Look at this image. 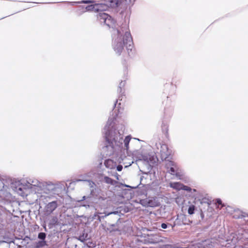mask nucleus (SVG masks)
<instances>
[{
	"instance_id": "f257e3e1",
	"label": "nucleus",
	"mask_w": 248,
	"mask_h": 248,
	"mask_svg": "<svg viewBox=\"0 0 248 248\" xmlns=\"http://www.w3.org/2000/svg\"><path fill=\"white\" fill-rule=\"evenodd\" d=\"M12 189L20 196L27 195L26 188L20 181H14L11 178L0 177V227L16 217L19 203L15 196L10 192Z\"/></svg>"
},
{
	"instance_id": "f03ea898",
	"label": "nucleus",
	"mask_w": 248,
	"mask_h": 248,
	"mask_svg": "<svg viewBox=\"0 0 248 248\" xmlns=\"http://www.w3.org/2000/svg\"><path fill=\"white\" fill-rule=\"evenodd\" d=\"M97 20L103 25L108 28H112L113 32L112 34L113 39L112 47L116 54L120 55L126 46L128 54L131 57L133 55L132 49L133 42L129 31L127 30V26L124 25L120 29H115L116 21L108 14L102 11L96 15Z\"/></svg>"
},
{
	"instance_id": "7ed1b4c3",
	"label": "nucleus",
	"mask_w": 248,
	"mask_h": 248,
	"mask_svg": "<svg viewBox=\"0 0 248 248\" xmlns=\"http://www.w3.org/2000/svg\"><path fill=\"white\" fill-rule=\"evenodd\" d=\"M120 111L116 108V104L110 112L108 122L105 126L103 134L105 140V145L103 147V152L106 156H110L114 153V145L120 147L123 145V134L125 130L124 124L116 125V118Z\"/></svg>"
},
{
	"instance_id": "20e7f679",
	"label": "nucleus",
	"mask_w": 248,
	"mask_h": 248,
	"mask_svg": "<svg viewBox=\"0 0 248 248\" xmlns=\"http://www.w3.org/2000/svg\"><path fill=\"white\" fill-rule=\"evenodd\" d=\"M86 182L90 188V193L87 196H83L80 200H75L77 205L79 207H84L86 209L93 208L97 210L99 208H104L108 201L107 198L100 195L101 190L92 180L78 179L77 182Z\"/></svg>"
},
{
	"instance_id": "39448f33",
	"label": "nucleus",
	"mask_w": 248,
	"mask_h": 248,
	"mask_svg": "<svg viewBox=\"0 0 248 248\" xmlns=\"http://www.w3.org/2000/svg\"><path fill=\"white\" fill-rule=\"evenodd\" d=\"M165 87L166 91L168 89L170 90L167 97V100L164 108L165 117L167 119L171 117L173 114L174 103L172 101H174L175 99L174 94L176 90V86L172 83H167L165 85Z\"/></svg>"
},
{
	"instance_id": "423d86ee",
	"label": "nucleus",
	"mask_w": 248,
	"mask_h": 248,
	"mask_svg": "<svg viewBox=\"0 0 248 248\" xmlns=\"http://www.w3.org/2000/svg\"><path fill=\"white\" fill-rule=\"evenodd\" d=\"M8 220L2 227H0V248H15V243L12 238L7 236L4 229L6 224L11 222Z\"/></svg>"
},
{
	"instance_id": "0eeeda50",
	"label": "nucleus",
	"mask_w": 248,
	"mask_h": 248,
	"mask_svg": "<svg viewBox=\"0 0 248 248\" xmlns=\"http://www.w3.org/2000/svg\"><path fill=\"white\" fill-rule=\"evenodd\" d=\"M136 161H142L147 167H152L155 162V155L149 154H138Z\"/></svg>"
},
{
	"instance_id": "6e6552de",
	"label": "nucleus",
	"mask_w": 248,
	"mask_h": 248,
	"mask_svg": "<svg viewBox=\"0 0 248 248\" xmlns=\"http://www.w3.org/2000/svg\"><path fill=\"white\" fill-rule=\"evenodd\" d=\"M106 214L107 216V222H124L123 219L121 218V215L123 214L121 213L118 208H116L115 210L112 211L106 210Z\"/></svg>"
},
{
	"instance_id": "1a4fd4ad",
	"label": "nucleus",
	"mask_w": 248,
	"mask_h": 248,
	"mask_svg": "<svg viewBox=\"0 0 248 248\" xmlns=\"http://www.w3.org/2000/svg\"><path fill=\"white\" fill-rule=\"evenodd\" d=\"M27 182L26 185L24 186L26 189H31L35 192L41 191V188L43 187V182H40L36 179H29Z\"/></svg>"
},
{
	"instance_id": "9d476101",
	"label": "nucleus",
	"mask_w": 248,
	"mask_h": 248,
	"mask_svg": "<svg viewBox=\"0 0 248 248\" xmlns=\"http://www.w3.org/2000/svg\"><path fill=\"white\" fill-rule=\"evenodd\" d=\"M168 171L177 177L181 176V170L177 164L172 161H168L166 164Z\"/></svg>"
},
{
	"instance_id": "9b49d317",
	"label": "nucleus",
	"mask_w": 248,
	"mask_h": 248,
	"mask_svg": "<svg viewBox=\"0 0 248 248\" xmlns=\"http://www.w3.org/2000/svg\"><path fill=\"white\" fill-rule=\"evenodd\" d=\"M103 3H101L102 10L106 11L108 7L116 8L119 7L125 0H103Z\"/></svg>"
},
{
	"instance_id": "f8f14e48",
	"label": "nucleus",
	"mask_w": 248,
	"mask_h": 248,
	"mask_svg": "<svg viewBox=\"0 0 248 248\" xmlns=\"http://www.w3.org/2000/svg\"><path fill=\"white\" fill-rule=\"evenodd\" d=\"M192 221L187 218V217L183 214H180L177 216V218L173 222V226H181L182 225H189Z\"/></svg>"
},
{
	"instance_id": "ddd939ff",
	"label": "nucleus",
	"mask_w": 248,
	"mask_h": 248,
	"mask_svg": "<svg viewBox=\"0 0 248 248\" xmlns=\"http://www.w3.org/2000/svg\"><path fill=\"white\" fill-rule=\"evenodd\" d=\"M140 203L143 206L155 207L159 206V202L155 197L140 199Z\"/></svg>"
},
{
	"instance_id": "4468645a",
	"label": "nucleus",
	"mask_w": 248,
	"mask_h": 248,
	"mask_svg": "<svg viewBox=\"0 0 248 248\" xmlns=\"http://www.w3.org/2000/svg\"><path fill=\"white\" fill-rule=\"evenodd\" d=\"M123 222H106L107 226L105 228L106 231L109 232H120L122 228L121 224Z\"/></svg>"
},
{
	"instance_id": "2eb2a0df",
	"label": "nucleus",
	"mask_w": 248,
	"mask_h": 248,
	"mask_svg": "<svg viewBox=\"0 0 248 248\" xmlns=\"http://www.w3.org/2000/svg\"><path fill=\"white\" fill-rule=\"evenodd\" d=\"M98 181L101 183H105L111 186H115L118 183L117 181H116L110 177L106 176L103 173H98L97 175Z\"/></svg>"
},
{
	"instance_id": "dca6fc26",
	"label": "nucleus",
	"mask_w": 248,
	"mask_h": 248,
	"mask_svg": "<svg viewBox=\"0 0 248 248\" xmlns=\"http://www.w3.org/2000/svg\"><path fill=\"white\" fill-rule=\"evenodd\" d=\"M59 205L57 200H51L48 202L45 206V212L47 215H50L58 207Z\"/></svg>"
},
{
	"instance_id": "f3484780",
	"label": "nucleus",
	"mask_w": 248,
	"mask_h": 248,
	"mask_svg": "<svg viewBox=\"0 0 248 248\" xmlns=\"http://www.w3.org/2000/svg\"><path fill=\"white\" fill-rule=\"evenodd\" d=\"M126 84V80H121V82L119 83L118 88L117 90V92L119 93L118 99L116 100V102L114 104H117L118 102V101H122L124 97L125 96L124 95V92H125V89L124 86Z\"/></svg>"
},
{
	"instance_id": "a211bd4d",
	"label": "nucleus",
	"mask_w": 248,
	"mask_h": 248,
	"mask_svg": "<svg viewBox=\"0 0 248 248\" xmlns=\"http://www.w3.org/2000/svg\"><path fill=\"white\" fill-rule=\"evenodd\" d=\"M85 8L86 9L87 12L95 11L97 14L103 11L101 3L88 5L86 6Z\"/></svg>"
},
{
	"instance_id": "6ab92c4d",
	"label": "nucleus",
	"mask_w": 248,
	"mask_h": 248,
	"mask_svg": "<svg viewBox=\"0 0 248 248\" xmlns=\"http://www.w3.org/2000/svg\"><path fill=\"white\" fill-rule=\"evenodd\" d=\"M131 139V136L130 135L126 136L125 139L124 140L123 139V145L121 146L120 147L116 146L115 145V143H114L115 147L114 151L116 150L117 149H119V148H124V150H126L127 151L129 149V144Z\"/></svg>"
},
{
	"instance_id": "aec40b11",
	"label": "nucleus",
	"mask_w": 248,
	"mask_h": 248,
	"mask_svg": "<svg viewBox=\"0 0 248 248\" xmlns=\"http://www.w3.org/2000/svg\"><path fill=\"white\" fill-rule=\"evenodd\" d=\"M43 187L41 188V190H44L45 192L46 191L51 192L54 191L56 186L54 184L51 182H43Z\"/></svg>"
},
{
	"instance_id": "412c9836",
	"label": "nucleus",
	"mask_w": 248,
	"mask_h": 248,
	"mask_svg": "<svg viewBox=\"0 0 248 248\" xmlns=\"http://www.w3.org/2000/svg\"><path fill=\"white\" fill-rule=\"evenodd\" d=\"M147 241L151 244H156L161 241L160 237L156 234H151L148 235Z\"/></svg>"
},
{
	"instance_id": "4be33fe9",
	"label": "nucleus",
	"mask_w": 248,
	"mask_h": 248,
	"mask_svg": "<svg viewBox=\"0 0 248 248\" xmlns=\"http://www.w3.org/2000/svg\"><path fill=\"white\" fill-rule=\"evenodd\" d=\"M106 214V211H105L104 213L96 212L94 213L93 218L101 221V220L107 217Z\"/></svg>"
},
{
	"instance_id": "5701e85b",
	"label": "nucleus",
	"mask_w": 248,
	"mask_h": 248,
	"mask_svg": "<svg viewBox=\"0 0 248 248\" xmlns=\"http://www.w3.org/2000/svg\"><path fill=\"white\" fill-rule=\"evenodd\" d=\"M158 227H161L162 229H168V231H173L174 228V226H173V223L171 224L168 222L162 223L160 225L158 226Z\"/></svg>"
},
{
	"instance_id": "b1692460",
	"label": "nucleus",
	"mask_w": 248,
	"mask_h": 248,
	"mask_svg": "<svg viewBox=\"0 0 248 248\" xmlns=\"http://www.w3.org/2000/svg\"><path fill=\"white\" fill-rule=\"evenodd\" d=\"M170 186L174 189L180 190H181L182 184L180 182H170Z\"/></svg>"
},
{
	"instance_id": "393cba45",
	"label": "nucleus",
	"mask_w": 248,
	"mask_h": 248,
	"mask_svg": "<svg viewBox=\"0 0 248 248\" xmlns=\"http://www.w3.org/2000/svg\"><path fill=\"white\" fill-rule=\"evenodd\" d=\"M46 246H47V244L46 240H40L35 242L34 247L35 248H41Z\"/></svg>"
},
{
	"instance_id": "a878e982",
	"label": "nucleus",
	"mask_w": 248,
	"mask_h": 248,
	"mask_svg": "<svg viewBox=\"0 0 248 248\" xmlns=\"http://www.w3.org/2000/svg\"><path fill=\"white\" fill-rule=\"evenodd\" d=\"M145 188V186H144L142 189H140V188H138L137 192L139 196L142 197V198H144V197H147V193Z\"/></svg>"
},
{
	"instance_id": "bb28decb",
	"label": "nucleus",
	"mask_w": 248,
	"mask_h": 248,
	"mask_svg": "<svg viewBox=\"0 0 248 248\" xmlns=\"http://www.w3.org/2000/svg\"><path fill=\"white\" fill-rule=\"evenodd\" d=\"M104 164L106 168H109V169L113 168L114 166L113 161L111 159H110L105 160Z\"/></svg>"
},
{
	"instance_id": "cd10ccee",
	"label": "nucleus",
	"mask_w": 248,
	"mask_h": 248,
	"mask_svg": "<svg viewBox=\"0 0 248 248\" xmlns=\"http://www.w3.org/2000/svg\"><path fill=\"white\" fill-rule=\"evenodd\" d=\"M86 6L84 5H79L77 7L76 12L79 16L82 15L85 12H87L86 9L85 8Z\"/></svg>"
},
{
	"instance_id": "c85d7f7f",
	"label": "nucleus",
	"mask_w": 248,
	"mask_h": 248,
	"mask_svg": "<svg viewBox=\"0 0 248 248\" xmlns=\"http://www.w3.org/2000/svg\"><path fill=\"white\" fill-rule=\"evenodd\" d=\"M92 2H93V1L90 0H82L78 1L70 2L71 5L72 6H74V5H75L77 4H82V3L89 4V3H91Z\"/></svg>"
},
{
	"instance_id": "c756f323",
	"label": "nucleus",
	"mask_w": 248,
	"mask_h": 248,
	"mask_svg": "<svg viewBox=\"0 0 248 248\" xmlns=\"http://www.w3.org/2000/svg\"><path fill=\"white\" fill-rule=\"evenodd\" d=\"M168 127L169 126L168 123L166 122L165 120H163L162 121V123L161 124V128L163 133H164L165 134L168 133Z\"/></svg>"
},
{
	"instance_id": "7c9ffc66",
	"label": "nucleus",
	"mask_w": 248,
	"mask_h": 248,
	"mask_svg": "<svg viewBox=\"0 0 248 248\" xmlns=\"http://www.w3.org/2000/svg\"><path fill=\"white\" fill-rule=\"evenodd\" d=\"M195 210H196L195 206L193 204H191L189 206V207L188 208V210H187L188 213L189 215H193V214H194Z\"/></svg>"
},
{
	"instance_id": "2f4dec72",
	"label": "nucleus",
	"mask_w": 248,
	"mask_h": 248,
	"mask_svg": "<svg viewBox=\"0 0 248 248\" xmlns=\"http://www.w3.org/2000/svg\"><path fill=\"white\" fill-rule=\"evenodd\" d=\"M46 234L44 232H40L38 234V238L41 240H46Z\"/></svg>"
},
{
	"instance_id": "473e14b6",
	"label": "nucleus",
	"mask_w": 248,
	"mask_h": 248,
	"mask_svg": "<svg viewBox=\"0 0 248 248\" xmlns=\"http://www.w3.org/2000/svg\"><path fill=\"white\" fill-rule=\"evenodd\" d=\"M233 217L235 219H240L245 217H246V215L244 213H239L238 214L236 213L233 215Z\"/></svg>"
},
{
	"instance_id": "72a5a7b5",
	"label": "nucleus",
	"mask_w": 248,
	"mask_h": 248,
	"mask_svg": "<svg viewBox=\"0 0 248 248\" xmlns=\"http://www.w3.org/2000/svg\"><path fill=\"white\" fill-rule=\"evenodd\" d=\"M88 235L86 234V235H84V234L82 235H80L79 236L78 240H80L82 242H84L86 240H87L88 238Z\"/></svg>"
},
{
	"instance_id": "f704fd0d",
	"label": "nucleus",
	"mask_w": 248,
	"mask_h": 248,
	"mask_svg": "<svg viewBox=\"0 0 248 248\" xmlns=\"http://www.w3.org/2000/svg\"><path fill=\"white\" fill-rule=\"evenodd\" d=\"M210 201L208 199L203 198L202 199L200 200V203L203 204V203H206L208 205L210 204Z\"/></svg>"
},
{
	"instance_id": "c9c22d12",
	"label": "nucleus",
	"mask_w": 248,
	"mask_h": 248,
	"mask_svg": "<svg viewBox=\"0 0 248 248\" xmlns=\"http://www.w3.org/2000/svg\"><path fill=\"white\" fill-rule=\"evenodd\" d=\"M215 203L218 206L221 205L222 207L225 206V205L222 203V202L220 199L218 198L216 199Z\"/></svg>"
},
{
	"instance_id": "e433bc0d",
	"label": "nucleus",
	"mask_w": 248,
	"mask_h": 248,
	"mask_svg": "<svg viewBox=\"0 0 248 248\" xmlns=\"http://www.w3.org/2000/svg\"><path fill=\"white\" fill-rule=\"evenodd\" d=\"M182 188L181 189V190H184L186 191L190 192L191 190V188L190 187L185 186L183 184H182Z\"/></svg>"
},
{
	"instance_id": "4c0bfd02",
	"label": "nucleus",
	"mask_w": 248,
	"mask_h": 248,
	"mask_svg": "<svg viewBox=\"0 0 248 248\" xmlns=\"http://www.w3.org/2000/svg\"><path fill=\"white\" fill-rule=\"evenodd\" d=\"M161 150H160V152L162 153L161 154H162L163 153H165L164 150L165 149H167V146L166 144H162L161 146Z\"/></svg>"
},
{
	"instance_id": "58836bf2",
	"label": "nucleus",
	"mask_w": 248,
	"mask_h": 248,
	"mask_svg": "<svg viewBox=\"0 0 248 248\" xmlns=\"http://www.w3.org/2000/svg\"><path fill=\"white\" fill-rule=\"evenodd\" d=\"M86 245H87V247L90 248H93L95 247V246L94 243H93L92 242H89L86 244Z\"/></svg>"
},
{
	"instance_id": "ea45409f",
	"label": "nucleus",
	"mask_w": 248,
	"mask_h": 248,
	"mask_svg": "<svg viewBox=\"0 0 248 248\" xmlns=\"http://www.w3.org/2000/svg\"><path fill=\"white\" fill-rule=\"evenodd\" d=\"M123 170V166L122 165H118L116 166V170L118 171H121Z\"/></svg>"
},
{
	"instance_id": "a19ab883",
	"label": "nucleus",
	"mask_w": 248,
	"mask_h": 248,
	"mask_svg": "<svg viewBox=\"0 0 248 248\" xmlns=\"http://www.w3.org/2000/svg\"><path fill=\"white\" fill-rule=\"evenodd\" d=\"M121 185L123 186H124V187H131V188H137L138 187V186H130L128 185H123L122 184H121Z\"/></svg>"
},
{
	"instance_id": "79ce46f5",
	"label": "nucleus",
	"mask_w": 248,
	"mask_h": 248,
	"mask_svg": "<svg viewBox=\"0 0 248 248\" xmlns=\"http://www.w3.org/2000/svg\"><path fill=\"white\" fill-rule=\"evenodd\" d=\"M227 210L228 211H229V212H232V211H233V210H232V208L231 207L229 206H228L227 207Z\"/></svg>"
},
{
	"instance_id": "37998d69",
	"label": "nucleus",
	"mask_w": 248,
	"mask_h": 248,
	"mask_svg": "<svg viewBox=\"0 0 248 248\" xmlns=\"http://www.w3.org/2000/svg\"><path fill=\"white\" fill-rule=\"evenodd\" d=\"M134 163V161H132L131 162L128 163V165H125V168H127L130 166H131Z\"/></svg>"
},
{
	"instance_id": "c03bdc74",
	"label": "nucleus",
	"mask_w": 248,
	"mask_h": 248,
	"mask_svg": "<svg viewBox=\"0 0 248 248\" xmlns=\"http://www.w3.org/2000/svg\"><path fill=\"white\" fill-rule=\"evenodd\" d=\"M29 240H30V237L27 236H25V237L23 239V241L25 242L26 241Z\"/></svg>"
},
{
	"instance_id": "a18cd8bd",
	"label": "nucleus",
	"mask_w": 248,
	"mask_h": 248,
	"mask_svg": "<svg viewBox=\"0 0 248 248\" xmlns=\"http://www.w3.org/2000/svg\"><path fill=\"white\" fill-rule=\"evenodd\" d=\"M114 176L116 177L118 180H119V175L117 174V173H115V174Z\"/></svg>"
},
{
	"instance_id": "49530a36",
	"label": "nucleus",
	"mask_w": 248,
	"mask_h": 248,
	"mask_svg": "<svg viewBox=\"0 0 248 248\" xmlns=\"http://www.w3.org/2000/svg\"><path fill=\"white\" fill-rule=\"evenodd\" d=\"M200 216H201L202 219H203L204 218V214L202 213V212H201Z\"/></svg>"
},
{
	"instance_id": "de8ad7c7",
	"label": "nucleus",
	"mask_w": 248,
	"mask_h": 248,
	"mask_svg": "<svg viewBox=\"0 0 248 248\" xmlns=\"http://www.w3.org/2000/svg\"><path fill=\"white\" fill-rule=\"evenodd\" d=\"M143 177V176L140 177V181H141L142 180Z\"/></svg>"
},
{
	"instance_id": "09e8293b",
	"label": "nucleus",
	"mask_w": 248,
	"mask_h": 248,
	"mask_svg": "<svg viewBox=\"0 0 248 248\" xmlns=\"http://www.w3.org/2000/svg\"><path fill=\"white\" fill-rule=\"evenodd\" d=\"M125 0L126 1V0ZM135 1H136V0H133V3H134V2H135Z\"/></svg>"
},
{
	"instance_id": "8fccbe9b",
	"label": "nucleus",
	"mask_w": 248,
	"mask_h": 248,
	"mask_svg": "<svg viewBox=\"0 0 248 248\" xmlns=\"http://www.w3.org/2000/svg\"><path fill=\"white\" fill-rule=\"evenodd\" d=\"M136 155V153L133 154V155Z\"/></svg>"
}]
</instances>
